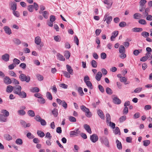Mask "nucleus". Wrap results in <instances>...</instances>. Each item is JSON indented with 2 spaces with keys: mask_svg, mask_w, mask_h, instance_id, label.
Wrapping results in <instances>:
<instances>
[{
  "mask_svg": "<svg viewBox=\"0 0 152 152\" xmlns=\"http://www.w3.org/2000/svg\"><path fill=\"white\" fill-rule=\"evenodd\" d=\"M37 134L41 137H43L45 135L44 133L41 131H38L37 132Z\"/></svg>",
  "mask_w": 152,
  "mask_h": 152,
  "instance_id": "e433bc0d",
  "label": "nucleus"
},
{
  "mask_svg": "<svg viewBox=\"0 0 152 152\" xmlns=\"http://www.w3.org/2000/svg\"><path fill=\"white\" fill-rule=\"evenodd\" d=\"M100 140L102 143L104 144L107 147H109L108 140L107 137H103L100 139Z\"/></svg>",
  "mask_w": 152,
  "mask_h": 152,
  "instance_id": "20e7f679",
  "label": "nucleus"
},
{
  "mask_svg": "<svg viewBox=\"0 0 152 152\" xmlns=\"http://www.w3.org/2000/svg\"><path fill=\"white\" fill-rule=\"evenodd\" d=\"M143 29L141 28H134L132 29V31L134 32H139L142 31Z\"/></svg>",
  "mask_w": 152,
  "mask_h": 152,
  "instance_id": "4be33fe9",
  "label": "nucleus"
},
{
  "mask_svg": "<svg viewBox=\"0 0 152 152\" xmlns=\"http://www.w3.org/2000/svg\"><path fill=\"white\" fill-rule=\"evenodd\" d=\"M36 77L38 80L40 81L42 80L44 78L43 76L39 74L37 75Z\"/></svg>",
  "mask_w": 152,
  "mask_h": 152,
  "instance_id": "3c124183",
  "label": "nucleus"
},
{
  "mask_svg": "<svg viewBox=\"0 0 152 152\" xmlns=\"http://www.w3.org/2000/svg\"><path fill=\"white\" fill-rule=\"evenodd\" d=\"M64 56L66 59H68L70 56V53L68 51H65L64 52Z\"/></svg>",
  "mask_w": 152,
  "mask_h": 152,
  "instance_id": "2f4dec72",
  "label": "nucleus"
},
{
  "mask_svg": "<svg viewBox=\"0 0 152 152\" xmlns=\"http://www.w3.org/2000/svg\"><path fill=\"white\" fill-rule=\"evenodd\" d=\"M13 41L15 44L17 45H19L21 43L20 40L18 38L14 39H13Z\"/></svg>",
  "mask_w": 152,
  "mask_h": 152,
  "instance_id": "cd10ccee",
  "label": "nucleus"
},
{
  "mask_svg": "<svg viewBox=\"0 0 152 152\" xmlns=\"http://www.w3.org/2000/svg\"><path fill=\"white\" fill-rule=\"evenodd\" d=\"M18 114L20 115H24L26 114L25 111L23 110H20L18 111Z\"/></svg>",
  "mask_w": 152,
  "mask_h": 152,
  "instance_id": "4c0bfd02",
  "label": "nucleus"
},
{
  "mask_svg": "<svg viewBox=\"0 0 152 152\" xmlns=\"http://www.w3.org/2000/svg\"><path fill=\"white\" fill-rule=\"evenodd\" d=\"M54 39L56 41L58 42H59L61 40V37L59 36H55Z\"/></svg>",
  "mask_w": 152,
  "mask_h": 152,
  "instance_id": "bf43d9fd",
  "label": "nucleus"
},
{
  "mask_svg": "<svg viewBox=\"0 0 152 152\" xmlns=\"http://www.w3.org/2000/svg\"><path fill=\"white\" fill-rule=\"evenodd\" d=\"M56 17L54 15H51L50 17V21L53 22L56 20Z\"/></svg>",
  "mask_w": 152,
  "mask_h": 152,
  "instance_id": "680f3d73",
  "label": "nucleus"
},
{
  "mask_svg": "<svg viewBox=\"0 0 152 152\" xmlns=\"http://www.w3.org/2000/svg\"><path fill=\"white\" fill-rule=\"evenodd\" d=\"M14 87H13L11 85H8L7 86V87L6 91L7 93H10L12 92L13 91H14Z\"/></svg>",
  "mask_w": 152,
  "mask_h": 152,
  "instance_id": "f8f14e48",
  "label": "nucleus"
},
{
  "mask_svg": "<svg viewBox=\"0 0 152 152\" xmlns=\"http://www.w3.org/2000/svg\"><path fill=\"white\" fill-rule=\"evenodd\" d=\"M84 127L85 129L88 132L89 134H91L92 133L91 129L90 126L87 124H85L84 125Z\"/></svg>",
  "mask_w": 152,
  "mask_h": 152,
  "instance_id": "ddd939ff",
  "label": "nucleus"
},
{
  "mask_svg": "<svg viewBox=\"0 0 152 152\" xmlns=\"http://www.w3.org/2000/svg\"><path fill=\"white\" fill-rule=\"evenodd\" d=\"M80 132V131H79V129H77L74 131H71L70 132V135L71 136H72L73 135L77 136Z\"/></svg>",
  "mask_w": 152,
  "mask_h": 152,
  "instance_id": "0eeeda50",
  "label": "nucleus"
},
{
  "mask_svg": "<svg viewBox=\"0 0 152 152\" xmlns=\"http://www.w3.org/2000/svg\"><path fill=\"white\" fill-rule=\"evenodd\" d=\"M34 41L35 43L37 45H40L41 41V40L40 37L39 36L35 37V38Z\"/></svg>",
  "mask_w": 152,
  "mask_h": 152,
  "instance_id": "2eb2a0df",
  "label": "nucleus"
},
{
  "mask_svg": "<svg viewBox=\"0 0 152 152\" xmlns=\"http://www.w3.org/2000/svg\"><path fill=\"white\" fill-rule=\"evenodd\" d=\"M120 80L121 82L124 83L125 85L129 84L130 83L129 81L126 82L127 79L125 77H122L121 78H120Z\"/></svg>",
  "mask_w": 152,
  "mask_h": 152,
  "instance_id": "6ab92c4d",
  "label": "nucleus"
},
{
  "mask_svg": "<svg viewBox=\"0 0 152 152\" xmlns=\"http://www.w3.org/2000/svg\"><path fill=\"white\" fill-rule=\"evenodd\" d=\"M4 83L7 85H9L12 83V81L9 77L5 76L4 78Z\"/></svg>",
  "mask_w": 152,
  "mask_h": 152,
  "instance_id": "423d86ee",
  "label": "nucleus"
},
{
  "mask_svg": "<svg viewBox=\"0 0 152 152\" xmlns=\"http://www.w3.org/2000/svg\"><path fill=\"white\" fill-rule=\"evenodd\" d=\"M86 83L87 86L90 89H92L93 88L92 84L90 81L87 82Z\"/></svg>",
  "mask_w": 152,
  "mask_h": 152,
  "instance_id": "052dcab7",
  "label": "nucleus"
},
{
  "mask_svg": "<svg viewBox=\"0 0 152 152\" xmlns=\"http://www.w3.org/2000/svg\"><path fill=\"white\" fill-rule=\"evenodd\" d=\"M113 18L111 16H109L107 14H106L104 16L103 21H106V23L108 24H110Z\"/></svg>",
  "mask_w": 152,
  "mask_h": 152,
  "instance_id": "7ed1b4c3",
  "label": "nucleus"
},
{
  "mask_svg": "<svg viewBox=\"0 0 152 152\" xmlns=\"http://www.w3.org/2000/svg\"><path fill=\"white\" fill-rule=\"evenodd\" d=\"M13 63H15L16 65L17 64L18 65L20 64V61L19 60L16 58H15L13 60Z\"/></svg>",
  "mask_w": 152,
  "mask_h": 152,
  "instance_id": "0e129e2a",
  "label": "nucleus"
},
{
  "mask_svg": "<svg viewBox=\"0 0 152 152\" xmlns=\"http://www.w3.org/2000/svg\"><path fill=\"white\" fill-rule=\"evenodd\" d=\"M138 22L139 23L142 25H145L147 23L145 20L141 19L139 20Z\"/></svg>",
  "mask_w": 152,
  "mask_h": 152,
  "instance_id": "4d7b16f0",
  "label": "nucleus"
},
{
  "mask_svg": "<svg viewBox=\"0 0 152 152\" xmlns=\"http://www.w3.org/2000/svg\"><path fill=\"white\" fill-rule=\"evenodd\" d=\"M9 55L8 53H5L1 56L2 59L5 62H7L9 61Z\"/></svg>",
  "mask_w": 152,
  "mask_h": 152,
  "instance_id": "6e6552de",
  "label": "nucleus"
},
{
  "mask_svg": "<svg viewBox=\"0 0 152 152\" xmlns=\"http://www.w3.org/2000/svg\"><path fill=\"white\" fill-rule=\"evenodd\" d=\"M57 56L58 57V59L60 61H64L65 60V59L64 57L60 53H58L57 54Z\"/></svg>",
  "mask_w": 152,
  "mask_h": 152,
  "instance_id": "412c9836",
  "label": "nucleus"
},
{
  "mask_svg": "<svg viewBox=\"0 0 152 152\" xmlns=\"http://www.w3.org/2000/svg\"><path fill=\"white\" fill-rule=\"evenodd\" d=\"M97 112L98 115L100 118L102 119H104V115L102 110H99L97 111Z\"/></svg>",
  "mask_w": 152,
  "mask_h": 152,
  "instance_id": "f3484780",
  "label": "nucleus"
},
{
  "mask_svg": "<svg viewBox=\"0 0 152 152\" xmlns=\"http://www.w3.org/2000/svg\"><path fill=\"white\" fill-rule=\"evenodd\" d=\"M141 15L138 13H135L133 15V18L134 19H138L140 18L141 17Z\"/></svg>",
  "mask_w": 152,
  "mask_h": 152,
  "instance_id": "393cba45",
  "label": "nucleus"
},
{
  "mask_svg": "<svg viewBox=\"0 0 152 152\" xmlns=\"http://www.w3.org/2000/svg\"><path fill=\"white\" fill-rule=\"evenodd\" d=\"M108 123L109 124V126L113 129H114L115 128V123L110 121H109Z\"/></svg>",
  "mask_w": 152,
  "mask_h": 152,
  "instance_id": "338daca9",
  "label": "nucleus"
},
{
  "mask_svg": "<svg viewBox=\"0 0 152 152\" xmlns=\"http://www.w3.org/2000/svg\"><path fill=\"white\" fill-rule=\"evenodd\" d=\"M128 113V109L127 107H125L123 110V114H127Z\"/></svg>",
  "mask_w": 152,
  "mask_h": 152,
  "instance_id": "e2e57ef3",
  "label": "nucleus"
},
{
  "mask_svg": "<svg viewBox=\"0 0 152 152\" xmlns=\"http://www.w3.org/2000/svg\"><path fill=\"white\" fill-rule=\"evenodd\" d=\"M125 52L124 47L122 45H121L119 48V52L121 53H124Z\"/></svg>",
  "mask_w": 152,
  "mask_h": 152,
  "instance_id": "7c9ffc66",
  "label": "nucleus"
},
{
  "mask_svg": "<svg viewBox=\"0 0 152 152\" xmlns=\"http://www.w3.org/2000/svg\"><path fill=\"white\" fill-rule=\"evenodd\" d=\"M1 113L7 117L9 115V112L6 110H2L1 111Z\"/></svg>",
  "mask_w": 152,
  "mask_h": 152,
  "instance_id": "a878e982",
  "label": "nucleus"
},
{
  "mask_svg": "<svg viewBox=\"0 0 152 152\" xmlns=\"http://www.w3.org/2000/svg\"><path fill=\"white\" fill-rule=\"evenodd\" d=\"M22 88L20 86L17 85L14 87L13 92L14 94L18 95L22 98H25L26 97V93L24 91H21Z\"/></svg>",
  "mask_w": 152,
  "mask_h": 152,
  "instance_id": "f257e3e1",
  "label": "nucleus"
},
{
  "mask_svg": "<svg viewBox=\"0 0 152 152\" xmlns=\"http://www.w3.org/2000/svg\"><path fill=\"white\" fill-rule=\"evenodd\" d=\"M80 108L81 110L85 112V113L89 110V109L87 108L85 106L82 105L80 106Z\"/></svg>",
  "mask_w": 152,
  "mask_h": 152,
  "instance_id": "473e14b6",
  "label": "nucleus"
},
{
  "mask_svg": "<svg viewBox=\"0 0 152 152\" xmlns=\"http://www.w3.org/2000/svg\"><path fill=\"white\" fill-rule=\"evenodd\" d=\"M106 93L109 95H111L113 94L112 90L109 88L107 87L106 89Z\"/></svg>",
  "mask_w": 152,
  "mask_h": 152,
  "instance_id": "37998d69",
  "label": "nucleus"
},
{
  "mask_svg": "<svg viewBox=\"0 0 152 152\" xmlns=\"http://www.w3.org/2000/svg\"><path fill=\"white\" fill-rule=\"evenodd\" d=\"M28 10L30 12H32L34 10V7L32 5H30L28 7Z\"/></svg>",
  "mask_w": 152,
  "mask_h": 152,
  "instance_id": "8fccbe9b",
  "label": "nucleus"
},
{
  "mask_svg": "<svg viewBox=\"0 0 152 152\" xmlns=\"http://www.w3.org/2000/svg\"><path fill=\"white\" fill-rule=\"evenodd\" d=\"M104 2L105 4H106L108 5L107 7L108 9L110 8L112 5V2H110L108 0H105Z\"/></svg>",
  "mask_w": 152,
  "mask_h": 152,
  "instance_id": "b1692460",
  "label": "nucleus"
},
{
  "mask_svg": "<svg viewBox=\"0 0 152 152\" xmlns=\"http://www.w3.org/2000/svg\"><path fill=\"white\" fill-rule=\"evenodd\" d=\"M66 68L67 71L69 74L72 75L73 74V70L71 66L68 65H66Z\"/></svg>",
  "mask_w": 152,
  "mask_h": 152,
  "instance_id": "a211bd4d",
  "label": "nucleus"
},
{
  "mask_svg": "<svg viewBox=\"0 0 152 152\" xmlns=\"http://www.w3.org/2000/svg\"><path fill=\"white\" fill-rule=\"evenodd\" d=\"M118 34V31H115L113 32L112 34V35L110 39L111 41H114V39L117 36Z\"/></svg>",
  "mask_w": 152,
  "mask_h": 152,
  "instance_id": "1a4fd4ad",
  "label": "nucleus"
},
{
  "mask_svg": "<svg viewBox=\"0 0 152 152\" xmlns=\"http://www.w3.org/2000/svg\"><path fill=\"white\" fill-rule=\"evenodd\" d=\"M142 36L145 38H147L149 36V34L148 32L146 31H143L141 34Z\"/></svg>",
  "mask_w": 152,
  "mask_h": 152,
  "instance_id": "58836bf2",
  "label": "nucleus"
},
{
  "mask_svg": "<svg viewBox=\"0 0 152 152\" xmlns=\"http://www.w3.org/2000/svg\"><path fill=\"white\" fill-rule=\"evenodd\" d=\"M49 13L47 11H44L43 12L42 15L43 17L45 19H47L48 18Z\"/></svg>",
  "mask_w": 152,
  "mask_h": 152,
  "instance_id": "a19ab883",
  "label": "nucleus"
},
{
  "mask_svg": "<svg viewBox=\"0 0 152 152\" xmlns=\"http://www.w3.org/2000/svg\"><path fill=\"white\" fill-rule=\"evenodd\" d=\"M146 2V0H141L140 2V6L146 7L145 4Z\"/></svg>",
  "mask_w": 152,
  "mask_h": 152,
  "instance_id": "72a5a7b5",
  "label": "nucleus"
},
{
  "mask_svg": "<svg viewBox=\"0 0 152 152\" xmlns=\"http://www.w3.org/2000/svg\"><path fill=\"white\" fill-rule=\"evenodd\" d=\"M19 78L21 81H25L26 83H28L30 80V76L29 75L26 76L24 74H21L19 76Z\"/></svg>",
  "mask_w": 152,
  "mask_h": 152,
  "instance_id": "f03ea898",
  "label": "nucleus"
},
{
  "mask_svg": "<svg viewBox=\"0 0 152 152\" xmlns=\"http://www.w3.org/2000/svg\"><path fill=\"white\" fill-rule=\"evenodd\" d=\"M38 102L40 104H43L45 102V100L42 97V96L38 100Z\"/></svg>",
  "mask_w": 152,
  "mask_h": 152,
  "instance_id": "864d4df0",
  "label": "nucleus"
},
{
  "mask_svg": "<svg viewBox=\"0 0 152 152\" xmlns=\"http://www.w3.org/2000/svg\"><path fill=\"white\" fill-rule=\"evenodd\" d=\"M143 145L145 146H147L150 143V141L149 140H145L143 141Z\"/></svg>",
  "mask_w": 152,
  "mask_h": 152,
  "instance_id": "49530a36",
  "label": "nucleus"
},
{
  "mask_svg": "<svg viewBox=\"0 0 152 152\" xmlns=\"http://www.w3.org/2000/svg\"><path fill=\"white\" fill-rule=\"evenodd\" d=\"M11 9L13 11H15L17 9V4L13 2L11 4Z\"/></svg>",
  "mask_w": 152,
  "mask_h": 152,
  "instance_id": "c756f323",
  "label": "nucleus"
},
{
  "mask_svg": "<svg viewBox=\"0 0 152 152\" xmlns=\"http://www.w3.org/2000/svg\"><path fill=\"white\" fill-rule=\"evenodd\" d=\"M90 140L94 143L97 141L98 140V137L96 134H94L90 136Z\"/></svg>",
  "mask_w": 152,
  "mask_h": 152,
  "instance_id": "39448f33",
  "label": "nucleus"
},
{
  "mask_svg": "<svg viewBox=\"0 0 152 152\" xmlns=\"http://www.w3.org/2000/svg\"><path fill=\"white\" fill-rule=\"evenodd\" d=\"M102 76V74L100 72H98L96 74L95 76V79L96 80L99 81Z\"/></svg>",
  "mask_w": 152,
  "mask_h": 152,
  "instance_id": "9d476101",
  "label": "nucleus"
},
{
  "mask_svg": "<svg viewBox=\"0 0 152 152\" xmlns=\"http://www.w3.org/2000/svg\"><path fill=\"white\" fill-rule=\"evenodd\" d=\"M27 137L29 139H32L34 137V136L30 132H28L27 134Z\"/></svg>",
  "mask_w": 152,
  "mask_h": 152,
  "instance_id": "13d9d810",
  "label": "nucleus"
},
{
  "mask_svg": "<svg viewBox=\"0 0 152 152\" xmlns=\"http://www.w3.org/2000/svg\"><path fill=\"white\" fill-rule=\"evenodd\" d=\"M7 116L2 114H0V121L2 122H5L7 121Z\"/></svg>",
  "mask_w": 152,
  "mask_h": 152,
  "instance_id": "dca6fc26",
  "label": "nucleus"
},
{
  "mask_svg": "<svg viewBox=\"0 0 152 152\" xmlns=\"http://www.w3.org/2000/svg\"><path fill=\"white\" fill-rule=\"evenodd\" d=\"M86 116L88 118H90L92 116L91 113L90 111L89 110L85 113Z\"/></svg>",
  "mask_w": 152,
  "mask_h": 152,
  "instance_id": "c03bdc74",
  "label": "nucleus"
},
{
  "mask_svg": "<svg viewBox=\"0 0 152 152\" xmlns=\"http://www.w3.org/2000/svg\"><path fill=\"white\" fill-rule=\"evenodd\" d=\"M113 102L116 104H121V100L118 98L116 96L114 97L113 99Z\"/></svg>",
  "mask_w": 152,
  "mask_h": 152,
  "instance_id": "9b49d317",
  "label": "nucleus"
},
{
  "mask_svg": "<svg viewBox=\"0 0 152 152\" xmlns=\"http://www.w3.org/2000/svg\"><path fill=\"white\" fill-rule=\"evenodd\" d=\"M114 133L116 134H118L119 135L120 134V131L119 128L116 127L115 128V130L114 131Z\"/></svg>",
  "mask_w": 152,
  "mask_h": 152,
  "instance_id": "de8ad7c7",
  "label": "nucleus"
},
{
  "mask_svg": "<svg viewBox=\"0 0 152 152\" xmlns=\"http://www.w3.org/2000/svg\"><path fill=\"white\" fill-rule=\"evenodd\" d=\"M116 143L117 144V147L119 150H121L122 149V146L121 142L118 140L116 141Z\"/></svg>",
  "mask_w": 152,
  "mask_h": 152,
  "instance_id": "5701e85b",
  "label": "nucleus"
},
{
  "mask_svg": "<svg viewBox=\"0 0 152 152\" xmlns=\"http://www.w3.org/2000/svg\"><path fill=\"white\" fill-rule=\"evenodd\" d=\"M126 119V116H122L119 118V121L120 123H122Z\"/></svg>",
  "mask_w": 152,
  "mask_h": 152,
  "instance_id": "79ce46f5",
  "label": "nucleus"
},
{
  "mask_svg": "<svg viewBox=\"0 0 152 152\" xmlns=\"http://www.w3.org/2000/svg\"><path fill=\"white\" fill-rule=\"evenodd\" d=\"M52 113L55 117H57L58 114V109L56 108H54L52 111Z\"/></svg>",
  "mask_w": 152,
  "mask_h": 152,
  "instance_id": "c85d7f7f",
  "label": "nucleus"
},
{
  "mask_svg": "<svg viewBox=\"0 0 152 152\" xmlns=\"http://www.w3.org/2000/svg\"><path fill=\"white\" fill-rule=\"evenodd\" d=\"M46 95L47 98L50 100H51L52 99V96L51 93L49 92H47L46 93Z\"/></svg>",
  "mask_w": 152,
  "mask_h": 152,
  "instance_id": "6e6d98bb",
  "label": "nucleus"
},
{
  "mask_svg": "<svg viewBox=\"0 0 152 152\" xmlns=\"http://www.w3.org/2000/svg\"><path fill=\"white\" fill-rule=\"evenodd\" d=\"M30 91L32 92L38 93L39 91V89L37 87H32L30 89Z\"/></svg>",
  "mask_w": 152,
  "mask_h": 152,
  "instance_id": "aec40b11",
  "label": "nucleus"
},
{
  "mask_svg": "<svg viewBox=\"0 0 152 152\" xmlns=\"http://www.w3.org/2000/svg\"><path fill=\"white\" fill-rule=\"evenodd\" d=\"M16 66V65L15 63H13L12 64L9 65L8 67L9 69L12 70L14 69Z\"/></svg>",
  "mask_w": 152,
  "mask_h": 152,
  "instance_id": "09e8293b",
  "label": "nucleus"
},
{
  "mask_svg": "<svg viewBox=\"0 0 152 152\" xmlns=\"http://www.w3.org/2000/svg\"><path fill=\"white\" fill-rule=\"evenodd\" d=\"M69 119L70 121L72 122H75L76 121V118L72 116L69 117Z\"/></svg>",
  "mask_w": 152,
  "mask_h": 152,
  "instance_id": "69168bd1",
  "label": "nucleus"
},
{
  "mask_svg": "<svg viewBox=\"0 0 152 152\" xmlns=\"http://www.w3.org/2000/svg\"><path fill=\"white\" fill-rule=\"evenodd\" d=\"M27 113L28 115L30 117H34L35 116V113L33 110H29L27 112Z\"/></svg>",
  "mask_w": 152,
  "mask_h": 152,
  "instance_id": "bb28decb",
  "label": "nucleus"
},
{
  "mask_svg": "<svg viewBox=\"0 0 152 152\" xmlns=\"http://www.w3.org/2000/svg\"><path fill=\"white\" fill-rule=\"evenodd\" d=\"M91 64L92 66L94 68H96L97 67V63L94 60L92 61Z\"/></svg>",
  "mask_w": 152,
  "mask_h": 152,
  "instance_id": "ea45409f",
  "label": "nucleus"
},
{
  "mask_svg": "<svg viewBox=\"0 0 152 152\" xmlns=\"http://www.w3.org/2000/svg\"><path fill=\"white\" fill-rule=\"evenodd\" d=\"M78 91L81 96H83L84 94L83 91V89L81 87H79L78 88Z\"/></svg>",
  "mask_w": 152,
  "mask_h": 152,
  "instance_id": "a18cd8bd",
  "label": "nucleus"
},
{
  "mask_svg": "<svg viewBox=\"0 0 152 152\" xmlns=\"http://www.w3.org/2000/svg\"><path fill=\"white\" fill-rule=\"evenodd\" d=\"M4 29L6 34L9 35H10L12 34L11 30L8 26H5L4 28Z\"/></svg>",
  "mask_w": 152,
  "mask_h": 152,
  "instance_id": "4468645a",
  "label": "nucleus"
},
{
  "mask_svg": "<svg viewBox=\"0 0 152 152\" xmlns=\"http://www.w3.org/2000/svg\"><path fill=\"white\" fill-rule=\"evenodd\" d=\"M4 138L7 140L9 141L12 139V137L9 134H6L4 136Z\"/></svg>",
  "mask_w": 152,
  "mask_h": 152,
  "instance_id": "f704fd0d",
  "label": "nucleus"
},
{
  "mask_svg": "<svg viewBox=\"0 0 152 152\" xmlns=\"http://www.w3.org/2000/svg\"><path fill=\"white\" fill-rule=\"evenodd\" d=\"M106 122L107 123H108L110 121L111 119L110 115L109 113H107L106 115Z\"/></svg>",
  "mask_w": 152,
  "mask_h": 152,
  "instance_id": "5fc2aeb1",
  "label": "nucleus"
},
{
  "mask_svg": "<svg viewBox=\"0 0 152 152\" xmlns=\"http://www.w3.org/2000/svg\"><path fill=\"white\" fill-rule=\"evenodd\" d=\"M34 119L37 121L39 122L42 119L39 115H37L34 117Z\"/></svg>",
  "mask_w": 152,
  "mask_h": 152,
  "instance_id": "774afa93",
  "label": "nucleus"
},
{
  "mask_svg": "<svg viewBox=\"0 0 152 152\" xmlns=\"http://www.w3.org/2000/svg\"><path fill=\"white\" fill-rule=\"evenodd\" d=\"M63 73L64 76L68 78H69L70 77V74L69 72L66 71H63Z\"/></svg>",
  "mask_w": 152,
  "mask_h": 152,
  "instance_id": "603ef678",
  "label": "nucleus"
},
{
  "mask_svg": "<svg viewBox=\"0 0 152 152\" xmlns=\"http://www.w3.org/2000/svg\"><path fill=\"white\" fill-rule=\"evenodd\" d=\"M15 142L17 144L21 145L22 144L23 141L21 139L18 138L16 140Z\"/></svg>",
  "mask_w": 152,
  "mask_h": 152,
  "instance_id": "c9c22d12",
  "label": "nucleus"
}]
</instances>
